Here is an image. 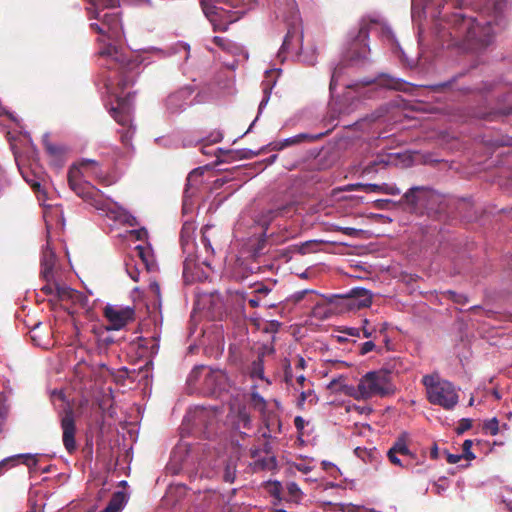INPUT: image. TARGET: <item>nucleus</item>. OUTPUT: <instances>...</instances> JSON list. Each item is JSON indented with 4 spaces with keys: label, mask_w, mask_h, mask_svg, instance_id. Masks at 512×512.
Returning <instances> with one entry per match:
<instances>
[{
    "label": "nucleus",
    "mask_w": 512,
    "mask_h": 512,
    "mask_svg": "<svg viewBox=\"0 0 512 512\" xmlns=\"http://www.w3.org/2000/svg\"><path fill=\"white\" fill-rule=\"evenodd\" d=\"M248 373L251 378L264 380V361L258 357L254 359L248 368Z\"/></svg>",
    "instance_id": "nucleus-23"
},
{
    "label": "nucleus",
    "mask_w": 512,
    "mask_h": 512,
    "mask_svg": "<svg viewBox=\"0 0 512 512\" xmlns=\"http://www.w3.org/2000/svg\"><path fill=\"white\" fill-rule=\"evenodd\" d=\"M361 333L363 337L365 338H372L375 337V334L377 333V327L372 326L369 322V320L364 319L362 321V326L360 327Z\"/></svg>",
    "instance_id": "nucleus-34"
},
{
    "label": "nucleus",
    "mask_w": 512,
    "mask_h": 512,
    "mask_svg": "<svg viewBox=\"0 0 512 512\" xmlns=\"http://www.w3.org/2000/svg\"><path fill=\"white\" fill-rule=\"evenodd\" d=\"M44 146H45V149L46 151L52 155V156H59L62 154L63 150L61 147L57 146V145H54V144H51L49 143L48 141H45L44 142Z\"/></svg>",
    "instance_id": "nucleus-48"
},
{
    "label": "nucleus",
    "mask_w": 512,
    "mask_h": 512,
    "mask_svg": "<svg viewBox=\"0 0 512 512\" xmlns=\"http://www.w3.org/2000/svg\"><path fill=\"white\" fill-rule=\"evenodd\" d=\"M283 368H284V381L287 385H292V381H293V369L291 367V363L288 359H285L284 360V365H283Z\"/></svg>",
    "instance_id": "nucleus-39"
},
{
    "label": "nucleus",
    "mask_w": 512,
    "mask_h": 512,
    "mask_svg": "<svg viewBox=\"0 0 512 512\" xmlns=\"http://www.w3.org/2000/svg\"><path fill=\"white\" fill-rule=\"evenodd\" d=\"M316 244H317L316 241H312V240L306 241L301 244L293 245V250L301 255H305V254L314 252L313 248L316 246Z\"/></svg>",
    "instance_id": "nucleus-32"
},
{
    "label": "nucleus",
    "mask_w": 512,
    "mask_h": 512,
    "mask_svg": "<svg viewBox=\"0 0 512 512\" xmlns=\"http://www.w3.org/2000/svg\"><path fill=\"white\" fill-rule=\"evenodd\" d=\"M136 252H137V255L144 261V262H147V258H146V249L142 246H137L135 248Z\"/></svg>",
    "instance_id": "nucleus-64"
},
{
    "label": "nucleus",
    "mask_w": 512,
    "mask_h": 512,
    "mask_svg": "<svg viewBox=\"0 0 512 512\" xmlns=\"http://www.w3.org/2000/svg\"><path fill=\"white\" fill-rule=\"evenodd\" d=\"M290 209H291V206L287 205V206L279 207V208L274 209V210H269L268 211L269 220H272L273 218H275V217H277L279 215H284Z\"/></svg>",
    "instance_id": "nucleus-51"
},
{
    "label": "nucleus",
    "mask_w": 512,
    "mask_h": 512,
    "mask_svg": "<svg viewBox=\"0 0 512 512\" xmlns=\"http://www.w3.org/2000/svg\"><path fill=\"white\" fill-rule=\"evenodd\" d=\"M274 353V346L272 344H265L259 348L257 357L261 358L264 361L265 357L272 356L274 355Z\"/></svg>",
    "instance_id": "nucleus-40"
},
{
    "label": "nucleus",
    "mask_w": 512,
    "mask_h": 512,
    "mask_svg": "<svg viewBox=\"0 0 512 512\" xmlns=\"http://www.w3.org/2000/svg\"><path fill=\"white\" fill-rule=\"evenodd\" d=\"M472 427V420L468 418H463L459 421L458 426L456 427L457 434H463L465 431L469 430Z\"/></svg>",
    "instance_id": "nucleus-44"
},
{
    "label": "nucleus",
    "mask_w": 512,
    "mask_h": 512,
    "mask_svg": "<svg viewBox=\"0 0 512 512\" xmlns=\"http://www.w3.org/2000/svg\"><path fill=\"white\" fill-rule=\"evenodd\" d=\"M19 463H23L29 469L35 468L38 463L36 455L32 454H17L9 456L0 461V476L3 475L9 469L17 466Z\"/></svg>",
    "instance_id": "nucleus-13"
},
{
    "label": "nucleus",
    "mask_w": 512,
    "mask_h": 512,
    "mask_svg": "<svg viewBox=\"0 0 512 512\" xmlns=\"http://www.w3.org/2000/svg\"><path fill=\"white\" fill-rule=\"evenodd\" d=\"M159 339H160L159 335H154L152 337L153 344L150 347L152 353H157V351L159 349Z\"/></svg>",
    "instance_id": "nucleus-63"
},
{
    "label": "nucleus",
    "mask_w": 512,
    "mask_h": 512,
    "mask_svg": "<svg viewBox=\"0 0 512 512\" xmlns=\"http://www.w3.org/2000/svg\"><path fill=\"white\" fill-rule=\"evenodd\" d=\"M70 188L82 199L100 209L102 205L100 191L91 183L84 181L80 167L72 166L68 171Z\"/></svg>",
    "instance_id": "nucleus-6"
},
{
    "label": "nucleus",
    "mask_w": 512,
    "mask_h": 512,
    "mask_svg": "<svg viewBox=\"0 0 512 512\" xmlns=\"http://www.w3.org/2000/svg\"><path fill=\"white\" fill-rule=\"evenodd\" d=\"M281 327V323L277 320L268 321L263 327L266 333H277Z\"/></svg>",
    "instance_id": "nucleus-46"
},
{
    "label": "nucleus",
    "mask_w": 512,
    "mask_h": 512,
    "mask_svg": "<svg viewBox=\"0 0 512 512\" xmlns=\"http://www.w3.org/2000/svg\"><path fill=\"white\" fill-rule=\"evenodd\" d=\"M506 0H489L477 13L467 16L454 12L435 24L436 38L443 48L462 51H480L487 48L494 39L496 27L505 23Z\"/></svg>",
    "instance_id": "nucleus-1"
},
{
    "label": "nucleus",
    "mask_w": 512,
    "mask_h": 512,
    "mask_svg": "<svg viewBox=\"0 0 512 512\" xmlns=\"http://www.w3.org/2000/svg\"><path fill=\"white\" fill-rule=\"evenodd\" d=\"M348 305L353 308H367L372 304L371 291L364 288H353L347 296Z\"/></svg>",
    "instance_id": "nucleus-16"
},
{
    "label": "nucleus",
    "mask_w": 512,
    "mask_h": 512,
    "mask_svg": "<svg viewBox=\"0 0 512 512\" xmlns=\"http://www.w3.org/2000/svg\"><path fill=\"white\" fill-rule=\"evenodd\" d=\"M269 494L274 498L273 505L279 504L282 498V485L278 481L269 482L267 484Z\"/></svg>",
    "instance_id": "nucleus-25"
},
{
    "label": "nucleus",
    "mask_w": 512,
    "mask_h": 512,
    "mask_svg": "<svg viewBox=\"0 0 512 512\" xmlns=\"http://www.w3.org/2000/svg\"><path fill=\"white\" fill-rule=\"evenodd\" d=\"M382 193L388 195H398L400 194V190L394 185L383 184Z\"/></svg>",
    "instance_id": "nucleus-54"
},
{
    "label": "nucleus",
    "mask_w": 512,
    "mask_h": 512,
    "mask_svg": "<svg viewBox=\"0 0 512 512\" xmlns=\"http://www.w3.org/2000/svg\"><path fill=\"white\" fill-rule=\"evenodd\" d=\"M447 293L450 295V299L457 304L464 305L468 302V298L464 294H459L451 290L447 291Z\"/></svg>",
    "instance_id": "nucleus-47"
},
{
    "label": "nucleus",
    "mask_w": 512,
    "mask_h": 512,
    "mask_svg": "<svg viewBox=\"0 0 512 512\" xmlns=\"http://www.w3.org/2000/svg\"><path fill=\"white\" fill-rule=\"evenodd\" d=\"M56 264V254L50 247L49 242L42 250L41 257V272L42 279L46 282L53 281L54 279V267Z\"/></svg>",
    "instance_id": "nucleus-14"
},
{
    "label": "nucleus",
    "mask_w": 512,
    "mask_h": 512,
    "mask_svg": "<svg viewBox=\"0 0 512 512\" xmlns=\"http://www.w3.org/2000/svg\"><path fill=\"white\" fill-rule=\"evenodd\" d=\"M483 430L485 433H488L490 435H496L499 431V421L497 418H492L490 420H487L483 425Z\"/></svg>",
    "instance_id": "nucleus-35"
},
{
    "label": "nucleus",
    "mask_w": 512,
    "mask_h": 512,
    "mask_svg": "<svg viewBox=\"0 0 512 512\" xmlns=\"http://www.w3.org/2000/svg\"><path fill=\"white\" fill-rule=\"evenodd\" d=\"M306 400H308L311 404H316L318 397L313 390L303 391L298 398L297 407L303 409Z\"/></svg>",
    "instance_id": "nucleus-30"
},
{
    "label": "nucleus",
    "mask_w": 512,
    "mask_h": 512,
    "mask_svg": "<svg viewBox=\"0 0 512 512\" xmlns=\"http://www.w3.org/2000/svg\"><path fill=\"white\" fill-rule=\"evenodd\" d=\"M207 370L206 366H196L192 369L187 378V383L189 385H195L200 377H204V372Z\"/></svg>",
    "instance_id": "nucleus-31"
},
{
    "label": "nucleus",
    "mask_w": 512,
    "mask_h": 512,
    "mask_svg": "<svg viewBox=\"0 0 512 512\" xmlns=\"http://www.w3.org/2000/svg\"><path fill=\"white\" fill-rule=\"evenodd\" d=\"M344 332L349 335V336H353V337H360V334H361V330L360 328H356V327H349V328H346L344 330Z\"/></svg>",
    "instance_id": "nucleus-60"
},
{
    "label": "nucleus",
    "mask_w": 512,
    "mask_h": 512,
    "mask_svg": "<svg viewBox=\"0 0 512 512\" xmlns=\"http://www.w3.org/2000/svg\"><path fill=\"white\" fill-rule=\"evenodd\" d=\"M7 414H8V409L4 405L0 404V434L3 431V426L5 423Z\"/></svg>",
    "instance_id": "nucleus-57"
},
{
    "label": "nucleus",
    "mask_w": 512,
    "mask_h": 512,
    "mask_svg": "<svg viewBox=\"0 0 512 512\" xmlns=\"http://www.w3.org/2000/svg\"><path fill=\"white\" fill-rule=\"evenodd\" d=\"M445 453H446V460L450 464H456L463 458V456L461 454H451L448 452H445Z\"/></svg>",
    "instance_id": "nucleus-58"
},
{
    "label": "nucleus",
    "mask_w": 512,
    "mask_h": 512,
    "mask_svg": "<svg viewBox=\"0 0 512 512\" xmlns=\"http://www.w3.org/2000/svg\"><path fill=\"white\" fill-rule=\"evenodd\" d=\"M345 68L346 66L342 63H339L336 67H334L329 85V89L331 92H333L336 89L339 79L344 73Z\"/></svg>",
    "instance_id": "nucleus-28"
},
{
    "label": "nucleus",
    "mask_w": 512,
    "mask_h": 512,
    "mask_svg": "<svg viewBox=\"0 0 512 512\" xmlns=\"http://www.w3.org/2000/svg\"><path fill=\"white\" fill-rule=\"evenodd\" d=\"M357 392L363 399L389 395L393 392L391 373L384 369L366 373L358 383Z\"/></svg>",
    "instance_id": "nucleus-4"
},
{
    "label": "nucleus",
    "mask_w": 512,
    "mask_h": 512,
    "mask_svg": "<svg viewBox=\"0 0 512 512\" xmlns=\"http://www.w3.org/2000/svg\"><path fill=\"white\" fill-rule=\"evenodd\" d=\"M305 420L301 416H296L294 418V426L298 432H302L305 427Z\"/></svg>",
    "instance_id": "nucleus-59"
},
{
    "label": "nucleus",
    "mask_w": 512,
    "mask_h": 512,
    "mask_svg": "<svg viewBox=\"0 0 512 512\" xmlns=\"http://www.w3.org/2000/svg\"><path fill=\"white\" fill-rule=\"evenodd\" d=\"M90 4L88 9H113L119 6V0H90Z\"/></svg>",
    "instance_id": "nucleus-29"
},
{
    "label": "nucleus",
    "mask_w": 512,
    "mask_h": 512,
    "mask_svg": "<svg viewBox=\"0 0 512 512\" xmlns=\"http://www.w3.org/2000/svg\"><path fill=\"white\" fill-rule=\"evenodd\" d=\"M131 138H132V132L129 129L126 131H123L121 133V141L125 145H127L130 142Z\"/></svg>",
    "instance_id": "nucleus-61"
},
{
    "label": "nucleus",
    "mask_w": 512,
    "mask_h": 512,
    "mask_svg": "<svg viewBox=\"0 0 512 512\" xmlns=\"http://www.w3.org/2000/svg\"><path fill=\"white\" fill-rule=\"evenodd\" d=\"M382 187H383V184L378 185V184H372V183L356 185V189H362L366 192H377V193H382Z\"/></svg>",
    "instance_id": "nucleus-43"
},
{
    "label": "nucleus",
    "mask_w": 512,
    "mask_h": 512,
    "mask_svg": "<svg viewBox=\"0 0 512 512\" xmlns=\"http://www.w3.org/2000/svg\"><path fill=\"white\" fill-rule=\"evenodd\" d=\"M326 135V133H319V134H308V133H300L298 135H296V139H297V143H301V142H314V141H317L319 139H321L322 137H324Z\"/></svg>",
    "instance_id": "nucleus-36"
},
{
    "label": "nucleus",
    "mask_w": 512,
    "mask_h": 512,
    "mask_svg": "<svg viewBox=\"0 0 512 512\" xmlns=\"http://www.w3.org/2000/svg\"><path fill=\"white\" fill-rule=\"evenodd\" d=\"M472 445H473V442L472 440H465L463 442V445H462V448H463V454H461L463 456V458H465L466 460H473L475 459V455L474 453L471 451V448H472Z\"/></svg>",
    "instance_id": "nucleus-41"
},
{
    "label": "nucleus",
    "mask_w": 512,
    "mask_h": 512,
    "mask_svg": "<svg viewBox=\"0 0 512 512\" xmlns=\"http://www.w3.org/2000/svg\"><path fill=\"white\" fill-rule=\"evenodd\" d=\"M100 55L106 58V65L109 69L119 72L121 78L118 81V86L121 89L127 88L134 82L133 73L140 65L136 58L120 52L114 46H108Z\"/></svg>",
    "instance_id": "nucleus-3"
},
{
    "label": "nucleus",
    "mask_w": 512,
    "mask_h": 512,
    "mask_svg": "<svg viewBox=\"0 0 512 512\" xmlns=\"http://www.w3.org/2000/svg\"><path fill=\"white\" fill-rule=\"evenodd\" d=\"M238 424L245 429H249L251 426V417L245 408L240 409L238 412Z\"/></svg>",
    "instance_id": "nucleus-37"
},
{
    "label": "nucleus",
    "mask_w": 512,
    "mask_h": 512,
    "mask_svg": "<svg viewBox=\"0 0 512 512\" xmlns=\"http://www.w3.org/2000/svg\"><path fill=\"white\" fill-rule=\"evenodd\" d=\"M429 194V190L425 187H412L403 195V201L413 210H416L428 198Z\"/></svg>",
    "instance_id": "nucleus-18"
},
{
    "label": "nucleus",
    "mask_w": 512,
    "mask_h": 512,
    "mask_svg": "<svg viewBox=\"0 0 512 512\" xmlns=\"http://www.w3.org/2000/svg\"><path fill=\"white\" fill-rule=\"evenodd\" d=\"M193 92V88L186 86L170 93L165 99L167 113L175 115L185 111L194 102Z\"/></svg>",
    "instance_id": "nucleus-9"
},
{
    "label": "nucleus",
    "mask_w": 512,
    "mask_h": 512,
    "mask_svg": "<svg viewBox=\"0 0 512 512\" xmlns=\"http://www.w3.org/2000/svg\"><path fill=\"white\" fill-rule=\"evenodd\" d=\"M377 164H383V165H387L388 164V160H385L384 158H381L379 161H374L372 162L371 164H369L366 168H365V171L366 172H371L373 171V167Z\"/></svg>",
    "instance_id": "nucleus-62"
},
{
    "label": "nucleus",
    "mask_w": 512,
    "mask_h": 512,
    "mask_svg": "<svg viewBox=\"0 0 512 512\" xmlns=\"http://www.w3.org/2000/svg\"><path fill=\"white\" fill-rule=\"evenodd\" d=\"M387 457L389 459V461L393 464V465H396V466H399V467H402V468H409L411 466L410 463H403L401 461V459L398 457V454L396 453H393L391 451H388L387 452Z\"/></svg>",
    "instance_id": "nucleus-42"
},
{
    "label": "nucleus",
    "mask_w": 512,
    "mask_h": 512,
    "mask_svg": "<svg viewBox=\"0 0 512 512\" xmlns=\"http://www.w3.org/2000/svg\"><path fill=\"white\" fill-rule=\"evenodd\" d=\"M250 403L252 407L259 411L261 414L267 411L266 400L257 392H253L250 397Z\"/></svg>",
    "instance_id": "nucleus-27"
},
{
    "label": "nucleus",
    "mask_w": 512,
    "mask_h": 512,
    "mask_svg": "<svg viewBox=\"0 0 512 512\" xmlns=\"http://www.w3.org/2000/svg\"><path fill=\"white\" fill-rule=\"evenodd\" d=\"M237 458L230 457L227 459L224 467L223 480L228 483H233L236 478Z\"/></svg>",
    "instance_id": "nucleus-22"
},
{
    "label": "nucleus",
    "mask_w": 512,
    "mask_h": 512,
    "mask_svg": "<svg viewBox=\"0 0 512 512\" xmlns=\"http://www.w3.org/2000/svg\"><path fill=\"white\" fill-rule=\"evenodd\" d=\"M369 51H370L369 47L366 44H363V46L361 47L360 52L353 54L351 56V59L352 60H363V59H366Z\"/></svg>",
    "instance_id": "nucleus-52"
},
{
    "label": "nucleus",
    "mask_w": 512,
    "mask_h": 512,
    "mask_svg": "<svg viewBox=\"0 0 512 512\" xmlns=\"http://www.w3.org/2000/svg\"><path fill=\"white\" fill-rule=\"evenodd\" d=\"M295 144H298V143H297L296 137L293 136V137L287 138L281 142H277L274 145V147H272V150H281V149H284L285 147L295 145Z\"/></svg>",
    "instance_id": "nucleus-45"
},
{
    "label": "nucleus",
    "mask_w": 512,
    "mask_h": 512,
    "mask_svg": "<svg viewBox=\"0 0 512 512\" xmlns=\"http://www.w3.org/2000/svg\"><path fill=\"white\" fill-rule=\"evenodd\" d=\"M209 229L208 226H205L203 229H202V237H201V242L202 244L204 245V247L206 248V250H212V246H211V243H210V240L208 239V237L206 236V232L207 230Z\"/></svg>",
    "instance_id": "nucleus-56"
},
{
    "label": "nucleus",
    "mask_w": 512,
    "mask_h": 512,
    "mask_svg": "<svg viewBox=\"0 0 512 512\" xmlns=\"http://www.w3.org/2000/svg\"><path fill=\"white\" fill-rule=\"evenodd\" d=\"M422 384L426 388L427 399L431 404L439 405L446 410L457 405L459 396L455 386L438 374L424 375Z\"/></svg>",
    "instance_id": "nucleus-2"
},
{
    "label": "nucleus",
    "mask_w": 512,
    "mask_h": 512,
    "mask_svg": "<svg viewBox=\"0 0 512 512\" xmlns=\"http://www.w3.org/2000/svg\"><path fill=\"white\" fill-rule=\"evenodd\" d=\"M213 43L223 51H230L233 48V43L224 37L215 36L213 38Z\"/></svg>",
    "instance_id": "nucleus-38"
},
{
    "label": "nucleus",
    "mask_w": 512,
    "mask_h": 512,
    "mask_svg": "<svg viewBox=\"0 0 512 512\" xmlns=\"http://www.w3.org/2000/svg\"><path fill=\"white\" fill-rule=\"evenodd\" d=\"M375 344L373 341H366L360 347V354L365 355L374 350Z\"/></svg>",
    "instance_id": "nucleus-55"
},
{
    "label": "nucleus",
    "mask_w": 512,
    "mask_h": 512,
    "mask_svg": "<svg viewBox=\"0 0 512 512\" xmlns=\"http://www.w3.org/2000/svg\"><path fill=\"white\" fill-rule=\"evenodd\" d=\"M60 426L62 429V442L69 454H73L77 450L76 420L72 408H65L60 414Z\"/></svg>",
    "instance_id": "nucleus-8"
},
{
    "label": "nucleus",
    "mask_w": 512,
    "mask_h": 512,
    "mask_svg": "<svg viewBox=\"0 0 512 512\" xmlns=\"http://www.w3.org/2000/svg\"><path fill=\"white\" fill-rule=\"evenodd\" d=\"M407 440L408 434L405 432L402 433L397 437V439L394 441L393 445L388 451H391L402 456L414 457L413 453L408 448Z\"/></svg>",
    "instance_id": "nucleus-21"
},
{
    "label": "nucleus",
    "mask_w": 512,
    "mask_h": 512,
    "mask_svg": "<svg viewBox=\"0 0 512 512\" xmlns=\"http://www.w3.org/2000/svg\"><path fill=\"white\" fill-rule=\"evenodd\" d=\"M87 11L89 19L99 21L90 24L91 30L108 39H118L121 36L122 26L119 12L106 11L103 8L87 9Z\"/></svg>",
    "instance_id": "nucleus-5"
},
{
    "label": "nucleus",
    "mask_w": 512,
    "mask_h": 512,
    "mask_svg": "<svg viewBox=\"0 0 512 512\" xmlns=\"http://www.w3.org/2000/svg\"><path fill=\"white\" fill-rule=\"evenodd\" d=\"M200 4L205 16L210 20L214 26L215 31H226L227 24L217 23L218 18H222L224 14H227L222 8L215 6L211 0H200Z\"/></svg>",
    "instance_id": "nucleus-15"
},
{
    "label": "nucleus",
    "mask_w": 512,
    "mask_h": 512,
    "mask_svg": "<svg viewBox=\"0 0 512 512\" xmlns=\"http://www.w3.org/2000/svg\"><path fill=\"white\" fill-rule=\"evenodd\" d=\"M262 419L268 432H264L263 437H270L271 434H277L281 432V421L277 413L267 410L262 414Z\"/></svg>",
    "instance_id": "nucleus-19"
},
{
    "label": "nucleus",
    "mask_w": 512,
    "mask_h": 512,
    "mask_svg": "<svg viewBox=\"0 0 512 512\" xmlns=\"http://www.w3.org/2000/svg\"><path fill=\"white\" fill-rule=\"evenodd\" d=\"M25 180L31 186L33 191L38 195V197H40L41 195H43V196L45 195V192H44V190L42 188L40 180L34 181V182H30L29 177H25Z\"/></svg>",
    "instance_id": "nucleus-49"
},
{
    "label": "nucleus",
    "mask_w": 512,
    "mask_h": 512,
    "mask_svg": "<svg viewBox=\"0 0 512 512\" xmlns=\"http://www.w3.org/2000/svg\"><path fill=\"white\" fill-rule=\"evenodd\" d=\"M286 488H287V492L289 495V498L287 499V501L294 502V503L300 502V500L303 497V493H302L300 487L298 486V484H296L295 482H289L287 484Z\"/></svg>",
    "instance_id": "nucleus-26"
},
{
    "label": "nucleus",
    "mask_w": 512,
    "mask_h": 512,
    "mask_svg": "<svg viewBox=\"0 0 512 512\" xmlns=\"http://www.w3.org/2000/svg\"><path fill=\"white\" fill-rule=\"evenodd\" d=\"M128 501V495L123 491L113 493L106 508L101 512H121Z\"/></svg>",
    "instance_id": "nucleus-20"
},
{
    "label": "nucleus",
    "mask_w": 512,
    "mask_h": 512,
    "mask_svg": "<svg viewBox=\"0 0 512 512\" xmlns=\"http://www.w3.org/2000/svg\"><path fill=\"white\" fill-rule=\"evenodd\" d=\"M376 20L370 19L367 20L366 18H363L360 22L359 32L356 36L355 42L356 43H362L364 42L369 35V27L371 24H375Z\"/></svg>",
    "instance_id": "nucleus-24"
},
{
    "label": "nucleus",
    "mask_w": 512,
    "mask_h": 512,
    "mask_svg": "<svg viewBox=\"0 0 512 512\" xmlns=\"http://www.w3.org/2000/svg\"><path fill=\"white\" fill-rule=\"evenodd\" d=\"M111 116L121 126H130L132 119L128 100L125 98H118L117 106L111 109Z\"/></svg>",
    "instance_id": "nucleus-17"
},
{
    "label": "nucleus",
    "mask_w": 512,
    "mask_h": 512,
    "mask_svg": "<svg viewBox=\"0 0 512 512\" xmlns=\"http://www.w3.org/2000/svg\"><path fill=\"white\" fill-rule=\"evenodd\" d=\"M373 83H377V85H379L382 88L396 91L411 92L414 89L413 85H411L410 83L386 73L379 74L375 79H364L353 84H347L346 87H365Z\"/></svg>",
    "instance_id": "nucleus-7"
},
{
    "label": "nucleus",
    "mask_w": 512,
    "mask_h": 512,
    "mask_svg": "<svg viewBox=\"0 0 512 512\" xmlns=\"http://www.w3.org/2000/svg\"><path fill=\"white\" fill-rule=\"evenodd\" d=\"M457 77H454L452 78L451 80L449 81H446V82H443V83H439V84H435V85H432L430 86V88L435 91V92H440V91H443L445 90L446 88H451L453 83L455 82Z\"/></svg>",
    "instance_id": "nucleus-50"
},
{
    "label": "nucleus",
    "mask_w": 512,
    "mask_h": 512,
    "mask_svg": "<svg viewBox=\"0 0 512 512\" xmlns=\"http://www.w3.org/2000/svg\"><path fill=\"white\" fill-rule=\"evenodd\" d=\"M41 291L45 295L56 294L58 299L61 301L70 300L73 303H80L81 305H84V302L86 301V297L81 292L67 286L53 284L52 281L47 282L41 288Z\"/></svg>",
    "instance_id": "nucleus-12"
},
{
    "label": "nucleus",
    "mask_w": 512,
    "mask_h": 512,
    "mask_svg": "<svg viewBox=\"0 0 512 512\" xmlns=\"http://www.w3.org/2000/svg\"><path fill=\"white\" fill-rule=\"evenodd\" d=\"M104 316L109 321L111 329L120 330L135 318V309L131 306L107 305Z\"/></svg>",
    "instance_id": "nucleus-10"
},
{
    "label": "nucleus",
    "mask_w": 512,
    "mask_h": 512,
    "mask_svg": "<svg viewBox=\"0 0 512 512\" xmlns=\"http://www.w3.org/2000/svg\"><path fill=\"white\" fill-rule=\"evenodd\" d=\"M228 377L220 369H211L207 367L204 372L203 393L207 395H217L226 390Z\"/></svg>",
    "instance_id": "nucleus-11"
},
{
    "label": "nucleus",
    "mask_w": 512,
    "mask_h": 512,
    "mask_svg": "<svg viewBox=\"0 0 512 512\" xmlns=\"http://www.w3.org/2000/svg\"><path fill=\"white\" fill-rule=\"evenodd\" d=\"M327 387H328V389L332 390L333 392H343L346 394H348L349 390L352 389L350 386L343 384L341 382V378L333 379L332 381H330V383L328 384Z\"/></svg>",
    "instance_id": "nucleus-33"
},
{
    "label": "nucleus",
    "mask_w": 512,
    "mask_h": 512,
    "mask_svg": "<svg viewBox=\"0 0 512 512\" xmlns=\"http://www.w3.org/2000/svg\"><path fill=\"white\" fill-rule=\"evenodd\" d=\"M335 230L340 231L343 234H345L347 236H351V237L357 236L358 232H359L358 229L353 228V227H336Z\"/></svg>",
    "instance_id": "nucleus-53"
}]
</instances>
